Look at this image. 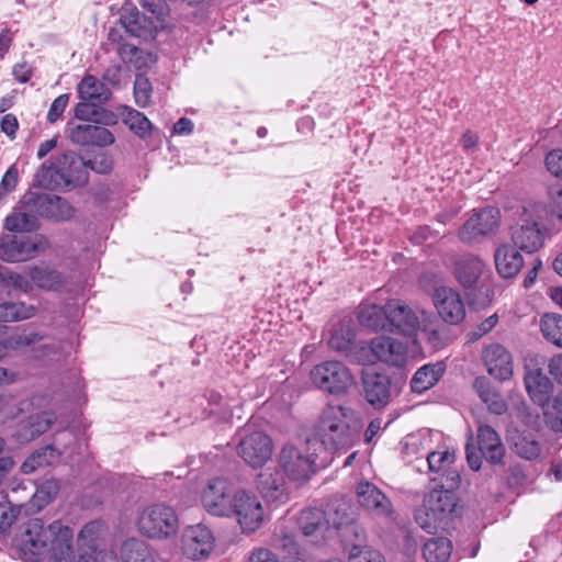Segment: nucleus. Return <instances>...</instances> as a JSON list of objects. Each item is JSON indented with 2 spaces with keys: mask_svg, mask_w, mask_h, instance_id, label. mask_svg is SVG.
Masks as SVG:
<instances>
[{
  "mask_svg": "<svg viewBox=\"0 0 562 562\" xmlns=\"http://www.w3.org/2000/svg\"><path fill=\"white\" fill-rule=\"evenodd\" d=\"M22 551L32 562H72V531L60 521L45 526L43 520L32 519L22 535Z\"/></svg>",
  "mask_w": 562,
  "mask_h": 562,
  "instance_id": "obj_1",
  "label": "nucleus"
},
{
  "mask_svg": "<svg viewBox=\"0 0 562 562\" xmlns=\"http://www.w3.org/2000/svg\"><path fill=\"white\" fill-rule=\"evenodd\" d=\"M314 436L328 451L351 447L360 438L355 411L341 405H327L314 426Z\"/></svg>",
  "mask_w": 562,
  "mask_h": 562,
  "instance_id": "obj_2",
  "label": "nucleus"
},
{
  "mask_svg": "<svg viewBox=\"0 0 562 562\" xmlns=\"http://www.w3.org/2000/svg\"><path fill=\"white\" fill-rule=\"evenodd\" d=\"M34 181L45 189H54L60 183L82 187L89 181L87 161L75 151L66 150L55 161L44 162L35 173Z\"/></svg>",
  "mask_w": 562,
  "mask_h": 562,
  "instance_id": "obj_3",
  "label": "nucleus"
},
{
  "mask_svg": "<svg viewBox=\"0 0 562 562\" xmlns=\"http://www.w3.org/2000/svg\"><path fill=\"white\" fill-rule=\"evenodd\" d=\"M544 214L546 207L541 203L532 202L517 209L509 227L515 248L531 254L542 247L544 235L540 222Z\"/></svg>",
  "mask_w": 562,
  "mask_h": 562,
  "instance_id": "obj_4",
  "label": "nucleus"
},
{
  "mask_svg": "<svg viewBox=\"0 0 562 562\" xmlns=\"http://www.w3.org/2000/svg\"><path fill=\"white\" fill-rule=\"evenodd\" d=\"M456 493L434 486L424 496L423 506L416 513V521L427 532L432 533L439 524L447 521L457 510Z\"/></svg>",
  "mask_w": 562,
  "mask_h": 562,
  "instance_id": "obj_5",
  "label": "nucleus"
},
{
  "mask_svg": "<svg viewBox=\"0 0 562 562\" xmlns=\"http://www.w3.org/2000/svg\"><path fill=\"white\" fill-rule=\"evenodd\" d=\"M137 528L149 538L168 539L178 532L179 518L171 506L153 504L139 512Z\"/></svg>",
  "mask_w": 562,
  "mask_h": 562,
  "instance_id": "obj_6",
  "label": "nucleus"
},
{
  "mask_svg": "<svg viewBox=\"0 0 562 562\" xmlns=\"http://www.w3.org/2000/svg\"><path fill=\"white\" fill-rule=\"evenodd\" d=\"M311 380L319 390L329 394L347 392L353 382L349 369L339 361H325L313 368Z\"/></svg>",
  "mask_w": 562,
  "mask_h": 562,
  "instance_id": "obj_7",
  "label": "nucleus"
},
{
  "mask_svg": "<svg viewBox=\"0 0 562 562\" xmlns=\"http://www.w3.org/2000/svg\"><path fill=\"white\" fill-rule=\"evenodd\" d=\"M499 226V211L487 206L473 213L458 232L459 239L468 245L481 243Z\"/></svg>",
  "mask_w": 562,
  "mask_h": 562,
  "instance_id": "obj_8",
  "label": "nucleus"
},
{
  "mask_svg": "<svg viewBox=\"0 0 562 562\" xmlns=\"http://www.w3.org/2000/svg\"><path fill=\"white\" fill-rule=\"evenodd\" d=\"M234 516L241 529L246 532L256 531L263 519V510L258 498L245 490H237L234 493L229 517Z\"/></svg>",
  "mask_w": 562,
  "mask_h": 562,
  "instance_id": "obj_9",
  "label": "nucleus"
},
{
  "mask_svg": "<svg viewBox=\"0 0 562 562\" xmlns=\"http://www.w3.org/2000/svg\"><path fill=\"white\" fill-rule=\"evenodd\" d=\"M355 493L357 504L369 515L382 519L394 518L392 502L375 484L361 481L357 484Z\"/></svg>",
  "mask_w": 562,
  "mask_h": 562,
  "instance_id": "obj_10",
  "label": "nucleus"
},
{
  "mask_svg": "<svg viewBox=\"0 0 562 562\" xmlns=\"http://www.w3.org/2000/svg\"><path fill=\"white\" fill-rule=\"evenodd\" d=\"M25 203L40 216L57 222L68 221L75 214L74 206L67 200L50 193L29 191L25 193Z\"/></svg>",
  "mask_w": 562,
  "mask_h": 562,
  "instance_id": "obj_11",
  "label": "nucleus"
},
{
  "mask_svg": "<svg viewBox=\"0 0 562 562\" xmlns=\"http://www.w3.org/2000/svg\"><path fill=\"white\" fill-rule=\"evenodd\" d=\"M236 491L229 481L215 477L210 480L202 491L201 501L211 515L229 517L231 503Z\"/></svg>",
  "mask_w": 562,
  "mask_h": 562,
  "instance_id": "obj_12",
  "label": "nucleus"
},
{
  "mask_svg": "<svg viewBox=\"0 0 562 562\" xmlns=\"http://www.w3.org/2000/svg\"><path fill=\"white\" fill-rule=\"evenodd\" d=\"M215 546V537L205 525L196 524L184 528L181 537L182 553L191 560L210 557Z\"/></svg>",
  "mask_w": 562,
  "mask_h": 562,
  "instance_id": "obj_13",
  "label": "nucleus"
},
{
  "mask_svg": "<svg viewBox=\"0 0 562 562\" xmlns=\"http://www.w3.org/2000/svg\"><path fill=\"white\" fill-rule=\"evenodd\" d=\"M46 247L47 241L43 236H7L0 243V258L10 262L24 261L35 257Z\"/></svg>",
  "mask_w": 562,
  "mask_h": 562,
  "instance_id": "obj_14",
  "label": "nucleus"
},
{
  "mask_svg": "<svg viewBox=\"0 0 562 562\" xmlns=\"http://www.w3.org/2000/svg\"><path fill=\"white\" fill-rule=\"evenodd\" d=\"M485 269L483 259L472 252L463 254L452 262L453 277L464 291L483 289L480 284Z\"/></svg>",
  "mask_w": 562,
  "mask_h": 562,
  "instance_id": "obj_15",
  "label": "nucleus"
},
{
  "mask_svg": "<svg viewBox=\"0 0 562 562\" xmlns=\"http://www.w3.org/2000/svg\"><path fill=\"white\" fill-rule=\"evenodd\" d=\"M389 315V331L403 335L406 337H414L419 329H422L423 317L420 318L416 312L397 300L387 302Z\"/></svg>",
  "mask_w": 562,
  "mask_h": 562,
  "instance_id": "obj_16",
  "label": "nucleus"
},
{
  "mask_svg": "<svg viewBox=\"0 0 562 562\" xmlns=\"http://www.w3.org/2000/svg\"><path fill=\"white\" fill-rule=\"evenodd\" d=\"M237 453L251 468L262 467L271 458L272 441L263 432H252L241 439Z\"/></svg>",
  "mask_w": 562,
  "mask_h": 562,
  "instance_id": "obj_17",
  "label": "nucleus"
},
{
  "mask_svg": "<svg viewBox=\"0 0 562 562\" xmlns=\"http://www.w3.org/2000/svg\"><path fill=\"white\" fill-rule=\"evenodd\" d=\"M362 386L364 398L374 408H384L392 400V382L384 373L363 371Z\"/></svg>",
  "mask_w": 562,
  "mask_h": 562,
  "instance_id": "obj_18",
  "label": "nucleus"
},
{
  "mask_svg": "<svg viewBox=\"0 0 562 562\" xmlns=\"http://www.w3.org/2000/svg\"><path fill=\"white\" fill-rule=\"evenodd\" d=\"M434 304L443 322L457 325L465 316V307L460 294L452 288L440 286L434 292Z\"/></svg>",
  "mask_w": 562,
  "mask_h": 562,
  "instance_id": "obj_19",
  "label": "nucleus"
},
{
  "mask_svg": "<svg viewBox=\"0 0 562 562\" xmlns=\"http://www.w3.org/2000/svg\"><path fill=\"white\" fill-rule=\"evenodd\" d=\"M482 361L488 374L499 381H506L513 375L512 353L501 344L493 342L482 350Z\"/></svg>",
  "mask_w": 562,
  "mask_h": 562,
  "instance_id": "obj_20",
  "label": "nucleus"
},
{
  "mask_svg": "<svg viewBox=\"0 0 562 562\" xmlns=\"http://www.w3.org/2000/svg\"><path fill=\"white\" fill-rule=\"evenodd\" d=\"M370 351L373 362L380 360L390 366L401 367L406 361V347L394 338L391 337H375L370 341Z\"/></svg>",
  "mask_w": 562,
  "mask_h": 562,
  "instance_id": "obj_21",
  "label": "nucleus"
},
{
  "mask_svg": "<svg viewBox=\"0 0 562 562\" xmlns=\"http://www.w3.org/2000/svg\"><path fill=\"white\" fill-rule=\"evenodd\" d=\"M120 22L122 27L133 36L154 38L159 29L158 23L164 21H157L154 15L147 16L136 7H132L121 15Z\"/></svg>",
  "mask_w": 562,
  "mask_h": 562,
  "instance_id": "obj_22",
  "label": "nucleus"
},
{
  "mask_svg": "<svg viewBox=\"0 0 562 562\" xmlns=\"http://www.w3.org/2000/svg\"><path fill=\"white\" fill-rule=\"evenodd\" d=\"M315 460L294 446L283 447V472L294 481H306L313 472Z\"/></svg>",
  "mask_w": 562,
  "mask_h": 562,
  "instance_id": "obj_23",
  "label": "nucleus"
},
{
  "mask_svg": "<svg viewBox=\"0 0 562 562\" xmlns=\"http://www.w3.org/2000/svg\"><path fill=\"white\" fill-rule=\"evenodd\" d=\"M70 139L72 143L81 146L94 145L103 147L114 143V136L108 128L93 124L75 126L70 131Z\"/></svg>",
  "mask_w": 562,
  "mask_h": 562,
  "instance_id": "obj_24",
  "label": "nucleus"
},
{
  "mask_svg": "<svg viewBox=\"0 0 562 562\" xmlns=\"http://www.w3.org/2000/svg\"><path fill=\"white\" fill-rule=\"evenodd\" d=\"M479 451L491 463H501L505 456V448L499 435L488 425H481L477 429Z\"/></svg>",
  "mask_w": 562,
  "mask_h": 562,
  "instance_id": "obj_25",
  "label": "nucleus"
},
{
  "mask_svg": "<svg viewBox=\"0 0 562 562\" xmlns=\"http://www.w3.org/2000/svg\"><path fill=\"white\" fill-rule=\"evenodd\" d=\"M494 261L497 272L505 279L514 278L524 266V259L517 248L503 244L494 252Z\"/></svg>",
  "mask_w": 562,
  "mask_h": 562,
  "instance_id": "obj_26",
  "label": "nucleus"
},
{
  "mask_svg": "<svg viewBox=\"0 0 562 562\" xmlns=\"http://www.w3.org/2000/svg\"><path fill=\"white\" fill-rule=\"evenodd\" d=\"M525 385L535 404L541 407L549 405L553 392V384L546 374L540 370L529 371L525 375Z\"/></svg>",
  "mask_w": 562,
  "mask_h": 562,
  "instance_id": "obj_27",
  "label": "nucleus"
},
{
  "mask_svg": "<svg viewBox=\"0 0 562 562\" xmlns=\"http://www.w3.org/2000/svg\"><path fill=\"white\" fill-rule=\"evenodd\" d=\"M37 216L35 210L31 211L30 205L25 203V194L22 196L19 205L9 214L4 222V227L10 232H33L37 228Z\"/></svg>",
  "mask_w": 562,
  "mask_h": 562,
  "instance_id": "obj_28",
  "label": "nucleus"
},
{
  "mask_svg": "<svg viewBox=\"0 0 562 562\" xmlns=\"http://www.w3.org/2000/svg\"><path fill=\"white\" fill-rule=\"evenodd\" d=\"M54 420L55 415L50 412H42L29 416L19 426L16 431L18 440L23 443L34 440L38 436L46 432L50 428Z\"/></svg>",
  "mask_w": 562,
  "mask_h": 562,
  "instance_id": "obj_29",
  "label": "nucleus"
},
{
  "mask_svg": "<svg viewBox=\"0 0 562 562\" xmlns=\"http://www.w3.org/2000/svg\"><path fill=\"white\" fill-rule=\"evenodd\" d=\"M358 319L362 326L369 329L389 331L387 303L384 306L363 305L358 314Z\"/></svg>",
  "mask_w": 562,
  "mask_h": 562,
  "instance_id": "obj_30",
  "label": "nucleus"
},
{
  "mask_svg": "<svg viewBox=\"0 0 562 562\" xmlns=\"http://www.w3.org/2000/svg\"><path fill=\"white\" fill-rule=\"evenodd\" d=\"M78 93L82 100L89 101L92 104L105 103L111 97V91L105 85L93 76H86L80 81Z\"/></svg>",
  "mask_w": 562,
  "mask_h": 562,
  "instance_id": "obj_31",
  "label": "nucleus"
},
{
  "mask_svg": "<svg viewBox=\"0 0 562 562\" xmlns=\"http://www.w3.org/2000/svg\"><path fill=\"white\" fill-rule=\"evenodd\" d=\"M63 451H59L54 445H48L32 452L21 464V471L24 474H31L40 468L52 464Z\"/></svg>",
  "mask_w": 562,
  "mask_h": 562,
  "instance_id": "obj_32",
  "label": "nucleus"
},
{
  "mask_svg": "<svg viewBox=\"0 0 562 562\" xmlns=\"http://www.w3.org/2000/svg\"><path fill=\"white\" fill-rule=\"evenodd\" d=\"M31 280L38 288L49 291H56L64 286V276L45 265L35 266L30 270Z\"/></svg>",
  "mask_w": 562,
  "mask_h": 562,
  "instance_id": "obj_33",
  "label": "nucleus"
},
{
  "mask_svg": "<svg viewBox=\"0 0 562 562\" xmlns=\"http://www.w3.org/2000/svg\"><path fill=\"white\" fill-rule=\"evenodd\" d=\"M512 449L520 458L536 460L542 451L541 442L530 432H520L512 437Z\"/></svg>",
  "mask_w": 562,
  "mask_h": 562,
  "instance_id": "obj_34",
  "label": "nucleus"
},
{
  "mask_svg": "<svg viewBox=\"0 0 562 562\" xmlns=\"http://www.w3.org/2000/svg\"><path fill=\"white\" fill-rule=\"evenodd\" d=\"M443 373L441 363L426 364L419 368L412 381L411 389L415 393H423L432 387L440 379Z\"/></svg>",
  "mask_w": 562,
  "mask_h": 562,
  "instance_id": "obj_35",
  "label": "nucleus"
},
{
  "mask_svg": "<svg viewBox=\"0 0 562 562\" xmlns=\"http://www.w3.org/2000/svg\"><path fill=\"white\" fill-rule=\"evenodd\" d=\"M280 480V468L278 465L273 468H267L265 471L258 474L257 487L263 498L268 501L279 499Z\"/></svg>",
  "mask_w": 562,
  "mask_h": 562,
  "instance_id": "obj_36",
  "label": "nucleus"
},
{
  "mask_svg": "<svg viewBox=\"0 0 562 562\" xmlns=\"http://www.w3.org/2000/svg\"><path fill=\"white\" fill-rule=\"evenodd\" d=\"M121 558L123 562H153V555L146 542L136 538L123 542Z\"/></svg>",
  "mask_w": 562,
  "mask_h": 562,
  "instance_id": "obj_37",
  "label": "nucleus"
},
{
  "mask_svg": "<svg viewBox=\"0 0 562 562\" xmlns=\"http://www.w3.org/2000/svg\"><path fill=\"white\" fill-rule=\"evenodd\" d=\"M4 340L7 348L12 350H22L24 348L35 347L36 345H41L43 348H47L48 346L43 342L45 340L44 336H41L38 333L30 329L16 330L9 335Z\"/></svg>",
  "mask_w": 562,
  "mask_h": 562,
  "instance_id": "obj_38",
  "label": "nucleus"
},
{
  "mask_svg": "<svg viewBox=\"0 0 562 562\" xmlns=\"http://www.w3.org/2000/svg\"><path fill=\"white\" fill-rule=\"evenodd\" d=\"M4 340L7 348L12 350H22L24 348L35 347L36 345H41L43 348H47L48 346L43 342L45 340L44 336H41L38 333L30 329L16 330L9 335Z\"/></svg>",
  "mask_w": 562,
  "mask_h": 562,
  "instance_id": "obj_39",
  "label": "nucleus"
},
{
  "mask_svg": "<svg viewBox=\"0 0 562 562\" xmlns=\"http://www.w3.org/2000/svg\"><path fill=\"white\" fill-rule=\"evenodd\" d=\"M355 340V333L351 329L349 322L341 321L333 327L328 346L336 351L344 352L351 348Z\"/></svg>",
  "mask_w": 562,
  "mask_h": 562,
  "instance_id": "obj_40",
  "label": "nucleus"
},
{
  "mask_svg": "<svg viewBox=\"0 0 562 562\" xmlns=\"http://www.w3.org/2000/svg\"><path fill=\"white\" fill-rule=\"evenodd\" d=\"M451 549V542L447 538L430 539L424 544L423 555L426 562H448Z\"/></svg>",
  "mask_w": 562,
  "mask_h": 562,
  "instance_id": "obj_41",
  "label": "nucleus"
},
{
  "mask_svg": "<svg viewBox=\"0 0 562 562\" xmlns=\"http://www.w3.org/2000/svg\"><path fill=\"white\" fill-rule=\"evenodd\" d=\"M35 314V307L25 303L0 300V322H18Z\"/></svg>",
  "mask_w": 562,
  "mask_h": 562,
  "instance_id": "obj_42",
  "label": "nucleus"
},
{
  "mask_svg": "<svg viewBox=\"0 0 562 562\" xmlns=\"http://www.w3.org/2000/svg\"><path fill=\"white\" fill-rule=\"evenodd\" d=\"M348 504L340 499L330 505L327 522L331 524L336 529H341L344 536L355 531L356 527L349 524L347 514Z\"/></svg>",
  "mask_w": 562,
  "mask_h": 562,
  "instance_id": "obj_43",
  "label": "nucleus"
},
{
  "mask_svg": "<svg viewBox=\"0 0 562 562\" xmlns=\"http://www.w3.org/2000/svg\"><path fill=\"white\" fill-rule=\"evenodd\" d=\"M540 329L548 341L562 348V315H543L540 322Z\"/></svg>",
  "mask_w": 562,
  "mask_h": 562,
  "instance_id": "obj_44",
  "label": "nucleus"
},
{
  "mask_svg": "<svg viewBox=\"0 0 562 562\" xmlns=\"http://www.w3.org/2000/svg\"><path fill=\"white\" fill-rule=\"evenodd\" d=\"M326 521V514L318 508H307L301 512L299 527L305 536L313 535Z\"/></svg>",
  "mask_w": 562,
  "mask_h": 562,
  "instance_id": "obj_45",
  "label": "nucleus"
},
{
  "mask_svg": "<svg viewBox=\"0 0 562 562\" xmlns=\"http://www.w3.org/2000/svg\"><path fill=\"white\" fill-rule=\"evenodd\" d=\"M124 123L139 136H145L151 127L150 121L143 113L132 108L125 109Z\"/></svg>",
  "mask_w": 562,
  "mask_h": 562,
  "instance_id": "obj_46",
  "label": "nucleus"
},
{
  "mask_svg": "<svg viewBox=\"0 0 562 562\" xmlns=\"http://www.w3.org/2000/svg\"><path fill=\"white\" fill-rule=\"evenodd\" d=\"M60 491V482L56 479H47L43 481L34 494V499L38 506H44L50 503Z\"/></svg>",
  "mask_w": 562,
  "mask_h": 562,
  "instance_id": "obj_47",
  "label": "nucleus"
},
{
  "mask_svg": "<svg viewBox=\"0 0 562 562\" xmlns=\"http://www.w3.org/2000/svg\"><path fill=\"white\" fill-rule=\"evenodd\" d=\"M427 462L431 472L441 473L454 464L456 454L449 450L432 451L428 454Z\"/></svg>",
  "mask_w": 562,
  "mask_h": 562,
  "instance_id": "obj_48",
  "label": "nucleus"
},
{
  "mask_svg": "<svg viewBox=\"0 0 562 562\" xmlns=\"http://www.w3.org/2000/svg\"><path fill=\"white\" fill-rule=\"evenodd\" d=\"M432 482H435V486L439 488L456 493V491L460 487L461 476L458 469L453 464L446 471L439 473L437 477H434Z\"/></svg>",
  "mask_w": 562,
  "mask_h": 562,
  "instance_id": "obj_49",
  "label": "nucleus"
},
{
  "mask_svg": "<svg viewBox=\"0 0 562 562\" xmlns=\"http://www.w3.org/2000/svg\"><path fill=\"white\" fill-rule=\"evenodd\" d=\"M116 53L123 63H130L137 69H140L146 65L144 52L135 45L121 44L116 47Z\"/></svg>",
  "mask_w": 562,
  "mask_h": 562,
  "instance_id": "obj_50",
  "label": "nucleus"
},
{
  "mask_svg": "<svg viewBox=\"0 0 562 562\" xmlns=\"http://www.w3.org/2000/svg\"><path fill=\"white\" fill-rule=\"evenodd\" d=\"M151 85L149 80L142 76L137 75L134 82V95L136 103L144 108L148 104L150 99Z\"/></svg>",
  "mask_w": 562,
  "mask_h": 562,
  "instance_id": "obj_51",
  "label": "nucleus"
},
{
  "mask_svg": "<svg viewBox=\"0 0 562 562\" xmlns=\"http://www.w3.org/2000/svg\"><path fill=\"white\" fill-rule=\"evenodd\" d=\"M139 5L156 18L157 21H165L169 12L166 0H138Z\"/></svg>",
  "mask_w": 562,
  "mask_h": 562,
  "instance_id": "obj_52",
  "label": "nucleus"
},
{
  "mask_svg": "<svg viewBox=\"0 0 562 562\" xmlns=\"http://www.w3.org/2000/svg\"><path fill=\"white\" fill-rule=\"evenodd\" d=\"M15 462L12 457H4L0 459V506L5 501L7 493L4 483L13 470Z\"/></svg>",
  "mask_w": 562,
  "mask_h": 562,
  "instance_id": "obj_53",
  "label": "nucleus"
},
{
  "mask_svg": "<svg viewBox=\"0 0 562 562\" xmlns=\"http://www.w3.org/2000/svg\"><path fill=\"white\" fill-rule=\"evenodd\" d=\"M498 317L493 314L480 323L474 329L469 331L468 336L471 341H475L490 333L497 324Z\"/></svg>",
  "mask_w": 562,
  "mask_h": 562,
  "instance_id": "obj_54",
  "label": "nucleus"
},
{
  "mask_svg": "<svg viewBox=\"0 0 562 562\" xmlns=\"http://www.w3.org/2000/svg\"><path fill=\"white\" fill-rule=\"evenodd\" d=\"M87 165L88 170L91 169L98 173H108L113 168L112 159L105 154L94 156L93 159L87 161Z\"/></svg>",
  "mask_w": 562,
  "mask_h": 562,
  "instance_id": "obj_55",
  "label": "nucleus"
},
{
  "mask_svg": "<svg viewBox=\"0 0 562 562\" xmlns=\"http://www.w3.org/2000/svg\"><path fill=\"white\" fill-rule=\"evenodd\" d=\"M422 316H423L422 328L425 333H427L429 344L435 348L441 347L442 346L441 335L438 329H436L431 326V322L429 319L430 315H428L425 311H423Z\"/></svg>",
  "mask_w": 562,
  "mask_h": 562,
  "instance_id": "obj_56",
  "label": "nucleus"
},
{
  "mask_svg": "<svg viewBox=\"0 0 562 562\" xmlns=\"http://www.w3.org/2000/svg\"><path fill=\"white\" fill-rule=\"evenodd\" d=\"M483 402L487 405L488 411L495 415H503L507 412L508 406L506 401L496 391L485 397Z\"/></svg>",
  "mask_w": 562,
  "mask_h": 562,
  "instance_id": "obj_57",
  "label": "nucleus"
},
{
  "mask_svg": "<svg viewBox=\"0 0 562 562\" xmlns=\"http://www.w3.org/2000/svg\"><path fill=\"white\" fill-rule=\"evenodd\" d=\"M546 166L551 175L562 178V150L554 149L546 157Z\"/></svg>",
  "mask_w": 562,
  "mask_h": 562,
  "instance_id": "obj_58",
  "label": "nucleus"
},
{
  "mask_svg": "<svg viewBox=\"0 0 562 562\" xmlns=\"http://www.w3.org/2000/svg\"><path fill=\"white\" fill-rule=\"evenodd\" d=\"M544 415L549 417L553 429L562 430V397H555L552 406Z\"/></svg>",
  "mask_w": 562,
  "mask_h": 562,
  "instance_id": "obj_59",
  "label": "nucleus"
},
{
  "mask_svg": "<svg viewBox=\"0 0 562 562\" xmlns=\"http://www.w3.org/2000/svg\"><path fill=\"white\" fill-rule=\"evenodd\" d=\"M68 94H60L53 101L47 114V120L49 123H55L61 116L68 104Z\"/></svg>",
  "mask_w": 562,
  "mask_h": 562,
  "instance_id": "obj_60",
  "label": "nucleus"
},
{
  "mask_svg": "<svg viewBox=\"0 0 562 562\" xmlns=\"http://www.w3.org/2000/svg\"><path fill=\"white\" fill-rule=\"evenodd\" d=\"M249 562H281L278 554L266 548H257L251 551Z\"/></svg>",
  "mask_w": 562,
  "mask_h": 562,
  "instance_id": "obj_61",
  "label": "nucleus"
},
{
  "mask_svg": "<svg viewBox=\"0 0 562 562\" xmlns=\"http://www.w3.org/2000/svg\"><path fill=\"white\" fill-rule=\"evenodd\" d=\"M551 194V213L562 222V188L553 189Z\"/></svg>",
  "mask_w": 562,
  "mask_h": 562,
  "instance_id": "obj_62",
  "label": "nucleus"
},
{
  "mask_svg": "<svg viewBox=\"0 0 562 562\" xmlns=\"http://www.w3.org/2000/svg\"><path fill=\"white\" fill-rule=\"evenodd\" d=\"M549 373L555 379V381L562 384V353H558L550 359Z\"/></svg>",
  "mask_w": 562,
  "mask_h": 562,
  "instance_id": "obj_63",
  "label": "nucleus"
},
{
  "mask_svg": "<svg viewBox=\"0 0 562 562\" xmlns=\"http://www.w3.org/2000/svg\"><path fill=\"white\" fill-rule=\"evenodd\" d=\"M352 562H384L378 552L370 550L361 551L359 554L351 555Z\"/></svg>",
  "mask_w": 562,
  "mask_h": 562,
  "instance_id": "obj_64",
  "label": "nucleus"
}]
</instances>
